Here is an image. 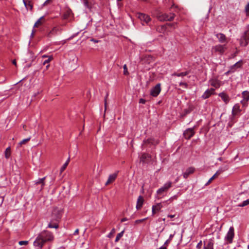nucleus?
<instances>
[{
	"instance_id": "4c0bfd02",
	"label": "nucleus",
	"mask_w": 249,
	"mask_h": 249,
	"mask_svg": "<svg viewBox=\"0 0 249 249\" xmlns=\"http://www.w3.org/2000/svg\"><path fill=\"white\" fill-rule=\"evenodd\" d=\"M52 58H53L52 56H50L47 59L45 60L43 62V65H45L46 64H48V63L51 61V60L52 59ZM49 65H47L46 66V67L48 68L49 67Z\"/></svg>"
},
{
	"instance_id": "4be33fe9",
	"label": "nucleus",
	"mask_w": 249,
	"mask_h": 249,
	"mask_svg": "<svg viewBox=\"0 0 249 249\" xmlns=\"http://www.w3.org/2000/svg\"><path fill=\"white\" fill-rule=\"evenodd\" d=\"M45 179V177H44L41 178H38V179H37L34 181L35 184L36 185H38V184L41 185V187L40 188V190H42L45 185V182H44Z\"/></svg>"
},
{
	"instance_id": "052dcab7",
	"label": "nucleus",
	"mask_w": 249,
	"mask_h": 249,
	"mask_svg": "<svg viewBox=\"0 0 249 249\" xmlns=\"http://www.w3.org/2000/svg\"><path fill=\"white\" fill-rule=\"evenodd\" d=\"M38 25V24H36V22L35 24H34V27H37Z\"/></svg>"
},
{
	"instance_id": "680f3d73",
	"label": "nucleus",
	"mask_w": 249,
	"mask_h": 249,
	"mask_svg": "<svg viewBox=\"0 0 249 249\" xmlns=\"http://www.w3.org/2000/svg\"><path fill=\"white\" fill-rule=\"evenodd\" d=\"M38 25V24H36V22L35 24H34V27H37Z\"/></svg>"
},
{
	"instance_id": "bb28decb",
	"label": "nucleus",
	"mask_w": 249,
	"mask_h": 249,
	"mask_svg": "<svg viewBox=\"0 0 249 249\" xmlns=\"http://www.w3.org/2000/svg\"><path fill=\"white\" fill-rule=\"evenodd\" d=\"M24 4L27 9L32 10V5L30 2V1H29L28 0H23Z\"/></svg>"
},
{
	"instance_id": "1a4fd4ad",
	"label": "nucleus",
	"mask_w": 249,
	"mask_h": 249,
	"mask_svg": "<svg viewBox=\"0 0 249 249\" xmlns=\"http://www.w3.org/2000/svg\"><path fill=\"white\" fill-rule=\"evenodd\" d=\"M160 84L159 83L151 89L150 94L153 97H157L160 94Z\"/></svg>"
},
{
	"instance_id": "a211bd4d",
	"label": "nucleus",
	"mask_w": 249,
	"mask_h": 249,
	"mask_svg": "<svg viewBox=\"0 0 249 249\" xmlns=\"http://www.w3.org/2000/svg\"><path fill=\"white\" fill-rule=\"evenodd\" d=\"M243 65V61L242 60H239L234 65L231 66L230 68L231 70L233 72H234L237 69L240 68L242 67Z\"/></svg>"
},
{
	"instance_id": "6ab92c4d",
	"label": "nucleus",
	"mask_w": 249,
	"mask_h": 249,
	"mask_svg": "<svg viewBox=\"0 0 249 249\" xmlns=\"http://www.w3.org/2000/svg\"><path fill=\"white\" fill-rule=\"evenodd\" d=\"M241 111L240 106L238 104L235 105L232 110V117H234L236 115H237Z\"/></svg>"
},
{
	"instance_id": "a878e982",
	"label": "nucleus",
	"mask_w": 249,
	"mask_h": 249,
	"mask_svg": "<svg viewBox=\"0 0 249 249\" xmlns=\"http://www.w3.org/2000/svg\"><path fill=\"white\" fill-rule=\"evenodd\" d=\"M58 32H61V29L58 27H55L52 29L51 31L49 33L48 36L51 37L52 36L55 35Z\"/></svg>"
},
{
	"instance_id": "f3484780",
	"label": "nucleus",
	"mask_w": 249,
	"mask_h": 249,
	"mask_svg": "<svg viewBox=\"0 0 249 249\" xmlns=\"http://www.w3.org/2000/svg\"><path fill=\"white\" fill-rule=\"evenodd\" d=\"M195 170V169L194 167H189L188 168H187L186 169L185 172H184L183 173V178H187L190 175L193 174Z\"/></svg>"
},
{
	"instance_id": "0eeeda50",
	"label": "nucleus",
	"mask_w": 249,
	"mask_h": 249,
	"mask_svg": "<svg viewBox=\"0 0 249 249\" xmlns=\"http://www.w3.org/2000/svg\"><path fill=\"white\" fill-rule=\"evenodd\" d=\"M62 213V209L56 208L53 211L52 218L55 219L56 221H58L61 217Z\"/></svg>"
},
{
	"instance_id": "7ed1b4c3",
	"label": "nucleus",
	"mask_w": 249,
	"mask_h": 249,
	"mask_svg": "<svg viewBox=\"0 0 249 249\" xmlns=\"http://www.w3.org/2000/svg\"><path fill=\"white\" fill-rule=\"evenodd\" d=\"M249 41V33L245 31L242 34L240 39V44L241 46H246L248 45Z\"/></svg>"
},
{
	"instance_id": "6e6d98bb",
	"label": "nucleus",
	"mask_w": 249,
	"mask_h": 249,
	"mask_svg": "<svg viewBox=\"0 0 249 249\" xmlns=\"http://www.w3.org/2000/svg\"><path fill=\"white\" fill-rule=\"evenodd\" d=\"M78 232H79V230H78V229H76V230L74 232L73 234H74V235L77 234H78Z\"/></svg>"
},
{
	"instance_id": "58836bf2",
	"label": "nucleus",
	"mask_w": 249,
	"mask_h": 249,
	"mask_svg": "<svg viewBox=\"0 0 249 249\" xmlns=\"http://www.w3.org/2000/svg\"><path fill=\"white\" fill-rule=\"evenodd\" d=\"M245 10L246 13V15L249 16V2L245 6Z\"/></svg>"
},
{
	"instance_id": "de8ad7c7",
	"label": "nucleus",
	"mask_w": 249,
	"mask_h": 249,
	"mask_svg": "<svg viewBox=\"0 0 249 249\" xmlns=\"http://www.w3.org/2000/svg\"><path fill=\"white\" fill-rule=\"evenodd\" d=\"M232 72H234L231 70V69L230 68V70L228 71H227V72H226L225 74V75H228L230 73H232Z\"/></svg>"
},
{
	"instance_id": "5701e85b",
	"label": "nucleus",
	"mask_w": 249,
	"mask_h": 249,
	"mask_svg": "<svg viewBox=\"0 0 249 249\" xmlns=\"http://www.w3.org/2000/svg\"><path fill=\"white\" fill-rule=\"evenodd\" d=\"M219 96L221 97L222 100L225 102V104H227L230 100L229 96L224 92H221L219 94Z\"/></svg>"
},
{
	"instance_id": "f03ea898",
	"label": "nucleus",
	"mask_w": 249,
	"mask_h": 249,
	"mask_svg": "<svg viewBox=\"0 0 249 249\" xmlns=\"http://www.w3.org/2000/svg\"><path fill=\"white\" fill-rule=\"evenodd\" d=\"M175 17V14L172 13H170L169 15L166 13H159L157 15V18L160 21H172L174 19Z\"/></svg>"
},
{
	"instance_id": "2f4dec72",
	"label": "nucleus",
	"mask_w": 249,
	"mask_h": 249,
	"mask_svg": "<svg viewBox=\"0 0 249 249\" xmlns=\"http://www.w3.org/2000/svg\"><path fill=\"white\" fill-rule=\"evenodd\" d=\"M249 205V199H247L246 200L244 201L241 203L238 204L237 205L238 207H243Z\"/></svg>"
},
{
	"instance_id": "864d4df0",
	"label": "nucleus",
	"mask_w": 249,
	"mask_h": 249,
	"mask_svg": "<svg viewBox=\"0 0 249 249\" xmlns=\"http://www.w3.org/2000/svg\"><path fill=\"white\" fill-rule=\"evenodd\" d=\"M128 220V219L127 218H122L121 220V222H124L125 221H127Z\"/></svg>"
},
{
	"instance_id": "c85d7f7f",
	"label": "nucleus",
	"mask_w": 249,
	"mask_h": 249,
	"mask_svg": "<svg viewBox=\"0 0 249 249\" xmlns=\"http://www.w3.org/2000/svg\"><path fill=\"white\" fill-rule=\"evenodd\" d=\"M188 73H189V72L187 71L182 72L178 73H174L172 75H174V76H178V77H183V76L187 75Z\"/></svg>"
},
{
	"instance_id": "4468645a",
	"label": "nucleus",
	"mask_w": 249,
	"mask_h": 249,
	"mask_svg": "<svg viewBox=\"0 0 249 249\" xmlns=\"http://www.w3.org/2000/svg\"><path fill=\"white\" fill-rule=\"evenodd\" d=\"M214 90L213 88L207 89L202 95V98L204 99L208 98L211 95L214 93Z\"/></svg>"
},
{
	"instance_id": "09e8293b",
	"label": "nucleus",
	"mask_w": 249,
	"mask_h": 249,
	"mask_svg": "<svg viewBox=\"0 0 249 249\" xmlns=\"http://www.w3.org/2000/svg\"><path fill=\"white\" fill-rule=\"evenodd\" d=\"M175 235V233L173 234H170V236H169V238L168 239V241H171L172 238H173L174 236Z\"/></svg>"
},
{
	"instance_id": "72a5a7b5",
	"label": "nucleus",
	"mask_w": 249,
	"mask_h": 249,
	"mask_svg": "<svg viewBox=\"0 0 249 249\" xmlns=\"http://www.w3.org/2000/svg\"><path fill=\"white\" fill-rule=\"evenodd\" d=\"M211 85L213 87H214L216 88H217L219 87L220 85L218 82L217 80H212L211 82Z\"/></svg>"
},
{
	"instance_id": "49530a36",
	"label": "nucleus",
	"mask_w": 249,
	"mask_h": 249,
	"mask_svg": "<svg viewBox=\"0 0 249 249\" xmlns=\"http://www.w3.org/2000/svg\"><path fill=\"white\" fill-rule=\"evenodd\" d=\"M157 212V211L155 210V207H153L152 206V215H154Z\"/></svg>"
},
{
	"instance_id": "c9c22d12",
	"label": "nucleus",
	"mask_w": 249,
	"mask_h": 249,
	"mask_svg": "<svg viewBox=\"0 0 249 249\" xmlns=\"http://www.w3.org/2000/svg\"><path fill=\"white\" fill-rule=\"evenodd\" d=\"M153 207H155V210L157 212H159L160 211L161 208H162V205H161V203H158L156 205H153Z\"/></svg>"
},
{
	"instance_id": "79ce46f5",
	"label": "nucleus",
	"mask_w": 249,
	"mask_h": 249,
	"mask_svg": "<svg viewBox=\"0 0 249 249\" xmlns=\"http://www.w3.org/2000/svg\"><path fill=\"white\" fill-rule=\"evenodd\" d=\"M147 219V218H143V219H139V220H137L135 221V224H139L140 223H141L143 221H144L145 220H146Z\"/></svg>"
},
{
	"instance_id": "37998d69",
	"label": "nucleus",
	"mask_w": 249,
	"mask_h": 249,
	"mask_svg": "<svg viewBox=\"0 0 249 249\" xmlns=\"http://www.w3.org/2000/svg\"><path fill=\"white\" fill-rule=\"evenodd\" d=\"M202 247V241H200V242L197 244L196 248L198 249H200Z\"/></svg>"
},
{
	"instance_id": "774afa93",
	"label": "nucleus",
	"mask_w": 249,
	"mask_h": 249,
	"mask_svg": "<svg viewBox=\"0 0 249 249\" xmlns=\"http://www.w3.org/2000/svg\"><path fill=\"white\" fill-rule=\"evenodd\" d=\"M248 249H249V245L248 246Z\"/></svg>"
},
{
	"instance_id": "ddd939ff",
	"label": "nucleus",
	"mask_w": 249,
	"mask_h": 249,
	"mask_svg": "<svg viewBox=\"0 0 249 249\" xmlns=\"http://www.w3.org/2000/svg\"><path fill=\"white\" fill-rule=\"evenodd\" d=\"M118 171H117L113 174H110L109 176L108 179L107 181V182H106L105 185L106 186H107L108 184H109L110 183H111L113 181H114L118 176Z\"/></svg>"
},
{
	"instance_id": "7c9ffc66",
	"label": "nucleus",
	"mask_w": 249,
	"mask_h": 249,
	"mask_svg": "<svg viewBox=\"0 0 249 249\" xmlns=\"http://www.w3.org/2000/svg\"><path fill=\"white\" fill-rule=\"evenodd\" d=\"M69 162H70V157L68 159V160H67L66 162L63 164L62 167L61 168V169H60L61 173H62L65 170V169L66 168L67 166H68Z\"/></svg>"
},
{
	"instance_id": "c03bdc74",
	"label": "nucleus",
	"mask_w": 249,
	"mask_h": 249,
	"mask_svg": "<svg viewBox=\"0 0 249 249\" xmlns=\"http://www.w3.org/2000/svg\"><path fill=\"white\" fill-rule=\"evenodd\" d=\"M43 17H41L36 22V24H41V19H43Z\"/></svg>"
},
{
	"instance_id": "69168bd1",
	"label": "nucleus",
	"mask_w": 249,
	"mask_h": 249,
	"mask_svg": "<svg viewBox=\"0 0 249 249\" xmlns=\"http://www.w3.org/2000/svg\"><path fill=\"white\" fill-rule=\"evenodd\" d=\"M162 220L164 221L165 220V218H163Z\"/></svg>"
},
{
	"instance_id": "f704fd0d",
	"label": "nucleus",
	"mask_w": 249,
	"mask_h": 249,
	"mask_svg": "<svg viewBox=\"0 0 249 249\" xmlns=\"http://www.w3.org/2000/svg\"><path fill=\"white\" fill-rule=\"evenodd\" d=\"M81 1L83 3L84 5H85V6L88 8H90V4L89 2V0H81Z\"/></svg>"
},
{
	"instance_id": "473e14b6",
	"label": "nucleus",
	"mask_w": 249,
	"mask_h": 249,
	"mask_svg": "<svg viewBox=\"0 0 249 249\" xmlns=\"http://www.w3.org/2000/svg\"><path fill=\"white\" fill-rule=\"evenodd\" d=\"M124 233V231H121V232L118 233L116 237L115 242H118L119 241V240L120 239V238L123 236Z\"/></svg>"
},
{
	"instance_id": "c756f323",
	"label": "nucleus",
	"mask_w": 249,
	"mask_h": 249,
	"mask_svg": "<svg viewBox=\"0 0 249 249\" xmlns=\"http://www.w3.org/2000/svg\"><path fill=\"white\" fill-rule=\"evenodd\" d=\"M11 155V149L10 147H7L5 151V157L7 159Z\"/></svg>"
},
{
	"instance_id": "5fc2aeb1",
	"label": "nucleus",
	"mask_w": 249,
	"mask_h": 249,
	"mask_svg": "<svg viewBox=\"0 0 249 249\" xmlns=\"http://www.w3.org/2000/svg\"><path fill=\"white\" fill-rule=\"evenodd\" d=\"M90 41H92V42H94V43H97V42H98V41H99L98 40H96V39H93V38L91 39H90Z\"/></svg>"
},
{
	"instance_id": "f8f14e48",
	"label": "nucleus",
	"mask_w": 249,
	"mask_h": 249,
	"mask_svg": "<svg viewBox=\"0 0 249 249\" xmlns=\"http://www.w3.org/2000/svg\"><path fill=\"white\" fill-rule=\"evenodd\" d=\"M195 132L193 128H189L187 129L183 133L184 137L186 139H190L191 137H192Z\"/></svg>"
},
{
	"instance_id": "cd10ccee",
	"label": "nucleus",
	"mask_w": 249,
	"mask_h": 249,
	"mask_svg": "<svg viewBox=\"0 0 249 249\" xmlns=\"http://www.w3.org/2000/svg\"><path fill=\"white\" fill-rule=\"evenodd\" d=\"M150 158V156L147 154L143 153L142 154V156L140 158L141 161H142L143 162L145 161V160L147 158Z\"/></svg>"
},
{
	"instance_id": "412c9836",
	"label": "nucleus",
	"mask_w": 249,
	"mask_h": 249,
	"mask_svg": "<svg viewBox=\"0 0 249 249\" xmlns=\"http://www.w3.org/2000/svg\"><path fill=\"white\" fill-rule=\"evenodd\" d=\"M144 201V199L141 196H140L138 199L137 201V205H136V209L137 210H140L143 205V203Z\"/></svg>"
},
{
	"instance_id": "13d9d810",
	"label": "nucleus",
	"mask_w": 249,
	"mask_h": 249,
	"mask_svg": "<svg viewBox=\"0 0 249 249\" xmlns=\"http://www.w3.org/2000/svg\"><path fill=\"white\" fill-rule=\"evenodd\" d=\"M12 63L16 66H17V62H16V60L15 59H14L12 61Z\"/></svg>"
},
{
	"instance_id": "aec40b11",
	"label": "nucleus",
	"mask_w": 249,
	"mask_h": 249,
	"mask_svg": "<svg viewBox=\"0 0 249 249\" xmlns=\"http://www.w3.org/2000/svg\"><path fill=\"white\" fill-rule=\"evenodd\" d=\"M216 36L220 42L224 43L227 42V38L224 34L222 33H218L216 35Z\"/></svg>"
},
{
	"instance_id": "b1692460",
	"label": "nucleus",
	"mask_w": 249,
	"mask_h": 249,
	"mask_svg": "<svg viewBox=\"0 0 249 249\" xmlns=\"http://www.w3.org/2000/svg\"><path fill=\"white\" fill-rule=\"evenodd\" d=\"M144 142L151 144L152 145H157L159 143V142L157 140H155L154 138H150L145 141H144Z\"/></svg>"
},
{
	"instance_id": "9b49d317",
	"label": "nucleus",
	"mask_w": 249,
	"mask_h": 249,
	"mask_svg": "<svg viewBox=\"0 0 249 249\" xmlns=\"http://www.w3.org/2000/svg\"><path fill=\"white\" fill-rule=\"evenodd\" d=\"M228 169V167L227 165H225L223 167H220L217 171L215 173V174L207 182L206 184H208L211 182V181L217 175H218L223 172L224 171L227 170Z\"/></svg>"
},
{
	"instance_id": "dca6fc26",
	"label": "nucleus",
	"mask_w": 249,
	"mask_h": 249,
	"mask_svg": "<svg viewBox=\"0 0 249 249\" xmlns=\"http://www.w3.org/2000/svg\"><path fill=\"white\" fill-rule=\"evenodd\" d=\"M58 221H56L55 219L52 218L50 223L48 224L47 228H55L57 229L58 228Z\"/></svg>"
},
{
	"instance_id": "0e129e2a",
	"label": "nucleus",
	"mask_w": 249,
	"mask_h": 249,
	"mask_svg": "<svg viewBox=\"0 0 249 249\" xmlns=\"http://www.w3.org/2000/svg\"><path fill=\"white\" fill-rule=\"evenodd\" d=\"M34 30L32 31V34H31V36H33V35H34Z\"/></svg>"
},
{
	"instance_id": "39448f33",
	"label": "nucleus",
	"mask_w": 249,
	"mask_h": 249,
	"mask_svg": "<svg viewBox=\"0 0 249 249\" xmlns=\"http://www.w3.org/2000/svg\"><path fill=\"white\" fill-rule=\"evenodd\" d=\"M172 182H167L163 186L157 191V194L159 195H161L164 192H167L172 187Z\"/></svg>"
},
{
	"instance_id": "393cba45",
	"label": "nucleus",
	"mask_w": 249,
	"mask_h": 249,
	"mask_svg": "<svg viewBox=\"0 0 249 249\" xmlns=\"http://www.w3.org/2000/svg\"><path fill=\"white\" fill-rule=\"evenodd\" d=\"M176 24H177V23H167L165 25H162L160 27V29H159V31L160 32H163L165 31V30H166V26L175 28V25H176Z\"/></svg>"
},
{
	"instance_id": "603ef678",
	"label": "nucleus",
	"mask_w": 249,
	"mask_h": 249,
	"mask_svg": "<svg viewBox=\"0 0 249 249\" xmlns=\"http://www.w3.org/2000/svg\"><path fill=\"white\" fill-rule=\"evenodd\" d=\"M167 217L172 218H174V217H175V214H173V215H172V214H168L167 215Z\"/></svg>"
},
{
	"instance_id": "e433bc0d",
	"label": "nucleus",
	"mask_w": 249,
	"mask_h": 249,
	"mask_svg": "<svg viewBox=\"0 0 249 249\" xmlns=\"http://www.w3.org/2000/svg\"><path fill=\"white\" fill-rule=\"evenodd\" d=\"M123 69H124V74L125 75H127L129 74V72L127 70V68L126 64H124L123 66Z\"/></svg>"
},
{
	"instance_id": "9d476101",
	"label": "nucleus",
	"mask_w": 249,
	"mask_h": 249,
	"mask_svg": "<svg viewBox=\"0 0 249 249\" xmlns=\"http://www.w3.org/2000/svg\"><path fill=\"white\" fill-rule=\"evenodd\" d=\"M243 99L241 101V103L244 106H246L249 101V91H244L242 93Z\"/></svg>"
},
{
	"instance_id": "e2e57ef3",
	"label": "nucleus",
	"mask_w": 249,
	"mask_h": 249,
	"mask_svg": "<svg viewBox=\"0 0 249 249\" xmlns=\"http://www.w3.org/2000/svg\"><path fill=\"white\" fill-rule=\"evenodd\" d=\"M105 108H106V99H105Z\"/></svg>"
},
{
	"instance_id": "a19ab883",
	"label": "nucleus",
	"mask_w": 249,
	"mask_h": 249,
	"mask_svg": "<svg viewBox=\"0 0 249 249\" xmlns=\"http://www.w3.org/2000/svg\"><path fill=\"white\" fill-rule=\"evenodd\" d=\"M30 140V138H27V139H24V140H23L22 141H21L19 143V145H21V144H24L25 142H28V141H29Z\"/></svg>"
},
{
	"instance_id": "f257e3e1",
	"label": "nucleus",
	"mask_w": 249,
	"mask_h": 249,
	"mask_svg": "<svg viewBox=\"0 0 249 249\" xmlns=\"http://www.w3.org/2000/svg\"><path fill=\"white\" fill-rule=\"evenodd\" d=\"M53 238L52 232L48 231H43L37 235L33 244L35 247L41 249L46 243L53 241Z\"/></svg>"
},
{
	"instance_id": "bf43d9fd",
	"label": "nucleus",
	"mask_w": 249,
	"mask_h": 249,
	"mask_svg": "<svg viewBox=\"0 0 249 249\" xmlns=\"http://www.w3.org/2000/svg\"><path fill=\"white\" fill-rule=\"evenodd\" d=\"M170 242V241H168V240H167L165 241V243H164V245L168 244Z\"/></svg>"
},
{
	"instance_id": "20e7f679",
	"label": "nucleus",
	"mask_w": 249,
	"mask_h": 249,
	"mask_svg": "<svg viewBox=\"0 0 249 249\" xmlns=\"http://www.w3.org/2000/svg\"><path fill=\"white\" fill-rule=\"evenodd\" d=\"M234 228L233 227H231L225 237V240L228 243L231 244L232 242L233 238L234 236Z\"/></svg>"
},
{
	"instance_id": "4d7b16f0",
	"label": "nucleus",
	"mask_w": 249,
	"mask_h": 249,
	"mask_svg": "<svg viewBox=\"0 0 249 249\" xmlns=\"http://www.w3.org/2000/svg\"><path fill=\"white\" fill-rule=\"evenodd\" d=\"M50 2V0H46L44 3H43V5H45L46 4H47L49 2Z\"/></svg>"
},
{
	"instance_id": "338daca9",
	"label": "nucleus",
	"mask_w": 249,
	"mask_h": 249,
	"mask_svg": "<svg viewBox=\"0 0 249 249\" xmlns=\"http://www.w3.org/2000/svg\"><path fill=\"white\" fill-rule=\"evenodd\" d=\"M43 57H47V56L46 55H43Z\"/></svg>"
},
{
	"instance_id": "2eb2a0df",
	"label": "nucleus",
	"mask_w": 249,
	"mask_h": 249,
	"mask_svg": "<svg viewBox=\"0 0 249 249\" xmlns=\"http://www.w3.org/2000/svg\"><path fill=\"white\" fill-rule=\"evenodd\" d=\"M203 249H213V242L211 239L204 242Z\"/></svg>"
},
{
	"instance_id": "423d86ee",
	"label": "nucleus",
	"mask_w": 249,
	"mask_h": 249,
	"mask_svg": "<svg viewBox=\"0 0 249 249\" xmlns=\"http://www.w3.org/2000/svg\"><path fill=\"white\" fill-rule=\"evenodd\" d=\"M226 50V47L225 45L218 44L212 47V52L218 53L219 54H223Z\"/></svg>"
},
{
	"instance_id": "ea45409f",
	"label": "nucleus",
	"mask_w": 249,
	"mask_h": 249,
	"mask_svg": "<svg viewBox=\"0 0 249 249\" xmlns=\"http://www.w3.org/2000/svg\"><path fill=\"white\" fill-rule=\"evenodd\" d=\"M28 243V242L27 241H20L18 242V244L20 246L22 245H26Z\"/></svg>"
},
{
	"instance_id": "a18cd8bd",
	"label": "nucleus",
	"mask_w": 249,
	"mask_h": 249,
	"mask_svg": "<svg viewBox=\"0 0 249 249\" xmlns=\"http://www.w3.org/2000/svg\"><path fill=\"white\" fill-rule=\"evenodd\" d=\"M179 86H184L185 88H187V84L186 83H185V82H180L179 83Z\"/></svg>"
},
{
	"instance_id": "3c124183",
	"label": "nucleus",
	"mask_w": 249,
	"mask_h": 249,
	"mask_svg": "<svg viewBox=\"0 0 249 249\" xmlns=\"http://www.w3.org/2000/svg\"><path fill=\"white\" fill-rule=\"evenodd\" d=\"M3 201V198L2 196H0V206H1Z\"/></svg>"
},
{
	"instance_id": "8fccbe9b",
	"label": "nucleus",
	"mask_w": 249,
	"mask_h": 249,
	"mask_svg": "<svg viewBox=\"0 0 249 249\" xmlns=\"http://www.w3.org/2000/svg\"><path fill=\"white\" fill-rule=\"evenodd\" d=\"M139 103L144 104L145 103V100L143 99H140Z\"/></svg>"
},
{
	"instance_id": "6e6552de",
	"label": "nucleus",
	"mask_w": 249,
	"mask_h": 249,
	"mask_svg": "<svg viewBox=\"0 0 249 249\" xmlns=\"http://www.w3.org/2000/svg\"><path fill=\"white\" fill-rule=\"evenodd\" d=\"M137 17L142 22H144L147 25L148 24L151 20V18L148 15L143 13H138Z\"/></svg>"
}]
</instances>
